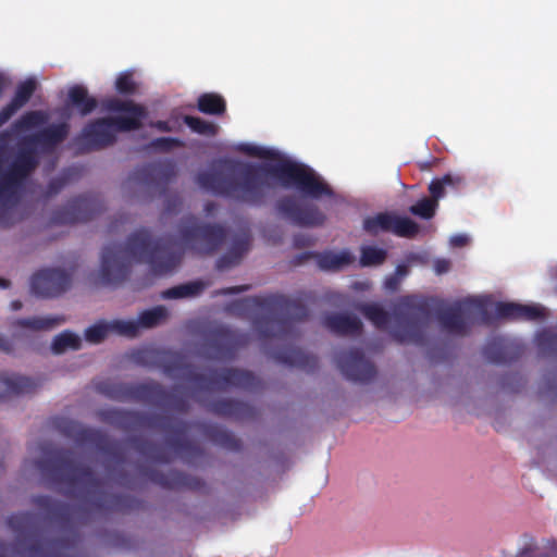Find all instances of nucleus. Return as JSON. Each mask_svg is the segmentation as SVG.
Segmentation results:
<instances>
[{
    "mask_svg": "<svg viewBox=\"0 0 557 557\" xmlns=\"http://www.w3.org/2000/svg\"><path fill=\"white\" fill-rule=\"evenodd\" d=\"M238 150L250 157L275 160V163L228 162L230 169L238 173L234 178L218 171H203L196 177L197 184L214 195L250 205L265 203L273 185L269 178H276L285 187H295L304 196L319 199L332 197V188L309 166L282 159L278 151L250 144H242Z\"/></svg>",
    "mask_w": 557,
    "mask_h": 557,
    "instance_id": "1",
    "label": "nucleus"
},
{
    "mask_svg": "<svg viewBox=\"0 0 557 557\" xmlns=\"http://www.w3.org/2000/svg\"><path fill=\"white\" fill-rule=\"evenodd\" d=\"M37 468L54 485H64L63 494L66 497L79 502L77 506H72L47 495L33 498V504L42 511L45 518L63 529L85 523L92 513L121 509L122 497L109 494L104 482L89 467L76 462L71 450L51 451L37 461Z\"/></svg>",
    "mask_w": 557,
    "mask_h": 557,
    "instance_id": "2",
    "label": "nucleus"
},
{
    "mask_svg": "<svg viewBox=\"0 0 557 557\" xmlns=\"http://www.w3.org/2000/svg\"><path fill=\"white\" fill-rule=\"evenodd\" d=\"M49 114L42 110H32L15 120L9 129L0 133V225H10L11 209L18 202V193L27 176L37 168V148L51 152L63 143L70 132L66 122L51 124L18 141L17 152L4 168V152L13 137L45 125Z\"/></svg>",
    "mask_w": 557,
    "mask_h": 557,
    "instance_id": "3",
    "label": "nucleus"
},
{
    "mask_svg": "<svg viewBox=\"0 0 557 557\" xmlns=\"http://www.w3.org/2000/svg\"><path fill=\"white\" fill-rule=\"evenodd\" d=\"M171 238L153 239L147 228L131 234L125 245L110 244L101 253L100 278L104 285L117 286L125 282L131 272V258L148 263L156 275L173 272L181 262Z\"/></svg>",
    "mask_w": 557,
    "mask_h": 557,
    "instance_id": "4",
    "label": "nucleus"
},
{
    "mask_svg": "<svg viewBox=\"0 0 557 557\" xmlns=\"http://www.w3.org/2000/svg\"><path fill=\"white\" fill-rule=\"evenodd\" d=\"M228 309L237 313L256 310L262 312L253 320V326L264 346L268 339L284 344L294 341L297 336L294 322L305 321L309 315L304 304L284 295L244 298L231 304Z\"/></svg>",
    "mask_w": 557,
    "mask_h": 557,
    "instance_id": "5",
    "label": "nucleus"
},
{
    "mask_svg": "<svg viewBox=\"0 0 557 557\" xmlns=\"http://www.w3.org/2000/svg\"><path fill=\"white\" fill-rule=\"evenodd\" d=\"M100 419L123 431H136L139 429L161 430L166 434V443L171 449L180 455L188 463L201 457L203 451L195 443L186 438L189 429L187 422L172 420L160 414H146L125 409H107L100 413Z\"/></svg>",
    "mask_w": 557,
    "mask_h": 557,
    "instance_id": "6",
    "label": "nucleus"
},
{
    "mask_svg": "<svg viewBox=\"0 0 557 557\" xmlns=\"http://www.w3.org/2000/svg\"><path fill=\"white\" fill-rule=\"evenodd\" d=\"M162 368L170 377L186 375L187 380L199 391H224L227 387L255 391L260 386L259 379L247 370L227 368L221 371L211 370L208 374L197 373L187 367L184 358L180 355H172Z\"/></svg>",
    "mask_w": 557,
    "mask_h": 557,
    "instance_id": "7",
    "label": "nucleus"
},
{
    "mask_svg": "<svg viewBox=\"0 0 557 557\" xmlns=\"http://www.w3.org/2000/svg\"><path fill=\"white\" fill-rule=\"evenodd\" d=\"M97 389L116 401H140L180 413H185L189 409L188 400L176 393V387L168 391L154 381L146 383L104 381L98 384Z\"/></svg>",
    "mask_w": 557,
    "mask_h": 557,
    "instance_id": "8",
    "label": "nucleus"
},
{
    "mask_svg": "<svg viewBox=\"0 0 557 557\" xmlns=\"http://www.w3.org/2000/svg\"><path fill=\"white\" fill-rule=\"evenodd\" d=\"M395 325L391 336L398 344L424 346L430 325V302L414 295L401 297L394 310Z\"/></svg>",
    "mask_w": 557,
    "mask_h": 557,
    "instance_id": "9",
    "label": "nucleus"
},
{
    "mask_svg": "<svg viewBox=\"0 0 557 557\" xmlns=\"http://www.w3.org/2000/svg\"><path fill=\"white\" fill-rule=\"evenodd\" d=\"M136 126L131 119L99 117L88 122L75 141L85 151H98L112 146L117 132L136 131Z\"/></svg>",
    "mask_w": 557,
    "mask_h": 557,
    "instance_id": "10",
    "label": "nucleus"
},
{
    "mask_svg": "<svg viewBox=\"0 0 557 557\" xmlns=\"http://www.w3.org/2000/svg\"><path fill=\"white\" fill-rule=\"evenodd\" d=\"M178 232L184 244L201 255H212L218 251L227 236V230L223 225L200 223L193 215L182 221Z\"/></svg>",
    "mask_w": 557,
    "mask_h": 557,
    "instance_id": "11",
    "label": "nucleus"
},
{
    "mask_svg": "<svg viewBox=\"0 0 557 557\" xmlns=\"http://www.w3.org/2000/svg\"><path fill=\"white\" fill-rule=\"evenodd\" d=\"M58 426L62 434L72 438L76 444L92 446L110 457L116 465L124 463V455L119 447V443L111 440L101 430L88 428L69 419L61 420Z\"/></svg>",
    "mask_w": 557,
    "mask_h": 557,
    "instance_id": "12",
    "label": "nucleus"
},
{
    "mask_svg": "<svg viewBox=\"0 0 557 557\" xmlns=\"http://www.w3.org/2000/svg\"><path fill=\"white\" fill-rule=\"evenodd\" d=\"M248 342V334L225 326H218L206 334L201 355L210 360H232Z\"/></svg>",
    "mask_w": 557,
    "mask_h": 557,
    "instance_id": "13",
    "label": "nucleus"
},
{
    "mask_svg": "<svg viewBox=\"0 0 557 557\" xmlns=\"http://www.w3.org/2000/svg\"><path fill=\"white\" fill-rule=\"evenodd\" d=\"M275 211L283 220L300 227L321 226L326 220L315 203L295 195L278 198Z\"/></svg>",
    "mask_w": 557,
    "mask_h": 557,
    "instance_id": "14",
    "label": "nucleus"
},
{
    "mask_svg": "<svg viewBox=\"0 0 557 557\" xmlns=\"http://www.w3.org/2000/svg\"><path fill=\"white\" fill-rule=\"evenodd\" d=\"M103 209L101 201L94 195H83L71 199L52 214V222L59 225L88 222Z\"/></svg>",
    "mask_w": 557,
    "mask_h": 557,
    "instance_id": "15",
    "label": "nucleus"
},
{
    "mask_svg": "<svg viewBox=\"0 0 557 557\" xmlns=\"http://www.w3.org/2000/svg\"><path fill=\"white\" fill-rule=\"evenodd\" d=\"M475 311L485 315L486 308L483 302L475 299H466L437 312V320L442 330L450 335L465 336L469 327L465 313Z\"/></svg>",
    "mask_w": 557,
    "mask_h": 557,
    "instance_id": "16",
    "label": "nucleus"
},
{
    "mask_svg": "<svg viewBox=\"0 0 557 557\" xmlns=\"http://www.w3.org/2000/svg\"><path fill=\"white\" fill-rule=\"evenodd\" d=\"M335 361L337 368L349 381L369 383L376 375L375 366L366 358L359 348L338 351Z\"/></svg>",
    "mask_w": 557,
    "mask_h": 557,
    "instance_id": "17",
    "label": "nucleus"
},
{
    "mask_svg": "<svg viewBox=\"0 0 557 557\" xmlns=\"http://www.w3.org/2000/svg\"><path fill=\"white\" fill-rule=\"evenodd\" d=\"M71 284L70 275L60 269H44L36 272L30 278V290L42 298L58 297Z\"/></svg>",
    "mask_w": 557,
    "mask_h": 557,
    "instance_id": "18",
    "label": "nucleus"
},
{
    "mask_svg": "<svg viewBox=\"0 0 557 557\" xmlns=\"http://www.w3.org/2000/svg\"><path fill=\"white\" fill-rule=\"evenodd\" d=\"M176 170L172 162L146 163L137 166L129 175L128 181L145 187L164 189L175 177Z\"/></svg>",
    "mask_w": 557,
    "mask_h": 557,
    "instance_id": "19",
    "label": "nucleus"
},
{
    "mask_svg": "<svg viewBox=\"0 0 557 557\" xmlns=\"http://www.w3.org/2000/svg\"><path fill=\"white\" fill-rule=\"evenodd\" d=\"M144 475L152 483L168 490L203 492L207 488L206 483L201 479L175 470L162 472L148 468L145 469Z\"/></svg>",
    "mask_w": 557,
    "mask_h": 557,
    "instance_id": "20",
    "label": "nucleus"
},
{
    "mask_svg": "<svg viewBox=\"0 0 557 557\" xmlns=\"http://www.w3.org/2000/svg\"><path fill=\"white\" fill-rule=\"evenodd\" d=\"M485 358L493 363H510L520 358L522 347L503 336L491 338L483 348Z\"/></svg>",
    "mask_w": 557,
    "mask_h": 557,
    "instance_id": "21",
    "label": "nucleus"
},
{
    "mask_svg": "<svg viewBox=\"0 0 557 557\" xmlns=\"http://www.w3.org/2000/svg\"><path fill=\"white\" fill-rule=\"evenodd\" d=\"M495 314L498 319L511 321H539L545 317L541 306L504 301L496 302Z\"/></svg>",
    "mask_w": 557,
    "mask_h": 557,
    "instance_id": "22",
    "label": "nucleus"
},
{
    "mask_svg": "<svg viewBox=\"0 0 557 557\" xmlns=\"http://www.w3.org/2000/svg\"><path fill=\"white\" fill-rule=\"evenodd\" d=\"M270 356L278 363L296 367L307 372H313L318 368L315 356L306 354L290 345H284V347L272 350Z\"/></svg>",
    "mask_w": 557,
    "mask_h": 557,
    "instance_id": "23",
    "label": "nucleus"
},
{
    "mask_svg": "<svg viewBox=\"0 0 557 557\" xmlns=\"http://www.w3.org/2000/svg\"><path fill=\"white\" fill-rule=\"evenodd\" d=\"M38 387L37 381L15 373H0V400L12 396L32 394Z\"/></svg>",
    "mask_w": 557,
    "mask_h": 557,
    "instance_id": "24",
    "label": "nucleus"
},
{
    "mask_svg": "<svg viewBox=\"0 0 557 557\" xmlns=\"http://www.w3.org/2000/svg\"><path fill=\"white\" fill-rule=\"evenodd\" d=\"M323 325L339 336H357L362 332L360 319L347 313H330L324 317Z\"/></svg>",
    "mask_w": 557,
    "mask_h": 557,
    "instance_id": "25",
    "label": "nucleus"
},
{
    "mask_svg": "<svg viewBox=\"0 0 557 557\" xmlns=\"http://www.w3.org/2000/svg\"><path fill=\"white\" fill-rule=\"evenodd\" d=\"M37 88V83L33 78L22 82L15 90L11 101L0 110V127L4 125L21 108H23L32 98Z\"/></svg>",
    "mask_w": 557,
    "mask_h": 557,
    "instance_id": "26",
    "label": "nucleus"
},
{
    "mask_svg": "<svg viewBox=\"0 0 557 557\" xmlns=\"http://www.w3.org/2000/svg\"><path fill=\"white\" fill-rule=\"evenodd\" d=\"M102 107L109 112H122L124 115L116 117L131 119L137 124L136 131L143 126V121L147 117V110L144 106L133 100H121L112 97L102 101Z\"/></svg>",
    "mask_w": 557,
    "mask_h": 557,
    "instance_id": "27",
    "label": "nucleus"
},
{
    "mask_svg": "<svg viewBox=\"0 0 557 557\" xmlns=\"http://www.w3.org/2000/svg\"><path fill=\"white\" fill-rule=\"evenodd\" d=\"M250 248V237L247 234H242L233 239L230 249L216 260V269L219 271L228 270L240 263L245 253Z\"/></svg>",
    "mask_w": 557,
    "mask_h": 557,
    "instance_id": "28",
    "label": "nucleus"
},
{
    "mask_svg": "<svg viewBox=\"0 0 557 557\" xmlns=\"http://www.w3.org/2000/svg\"><path fill=\"white\" fill-rule=\"evenodd\" d=\"M209 411L235 420H244L252 414V408L248 404L234 399L215 400L209 405Z\"/></svg>",
    "mask_w": 557,
    "mask_h": 557,
    "instance_id": "29",
    "label": "nucleus"
},
{
    "mask_svg": "<svg viewBox=\"0 0 557 557\" xmlns=\"http://www.w3.org/2000/svg\"><path fill=\"white\" fill-rule=\"evenodd\" d=\"M202 431L208 440L213 444L232 451H238L242 449L240 441L231 431L221 425L203 424Z\"/></svg>",
    "mask_w": 557,
    "mask_h": 557,
    "instance_id": "30",
    "label": "nucleus"
},
{
    "mask_svg": "<svg viewBox=\"0 0 557 557\" xmlns=\"http://www.w3.org/2000/svg\"><path fill=\"white\" fill-rule=\"evenodd\" d=\"M67 103L75 108L82 116L92 113L98 107L97 99L89 96L85 86L78 84L69 89Z\"/></svg>",
    "mask_w": 557,
    "mask_h": 557,
    "instance_id": "31",
    "label": "nucleus"
},
{
    "mask_svg": "<svg viewBox=\"0 0 557 557\" xmlns=\"http://www.w3.org/2000/svg\"><path fill=\"white\" fill-rule=\"evenodd\" d=\"M128 442L136 451L153 462L168 463L171 461L170 453L158 444L137 436L129 438Z\"/></svg>",
    "mask_w": 557,
    "mask_h": 557,
    "instance_id": "32",
    "label": "nucleus"
},
{
    "mask_svg": "<svg viewBox=\"0 0 557 557\" xmlns=\"http://www.w3.org/2000/svg\"><path fill=\"white\" fill-rule=\"evenodd\" d=\"M465 185V178L458 174L447 173L441 178H434L429 184L430 199L438 203V200L445 196L446 188L458 190Z\"/></svg>",
    "mask_w": 557,
    "mask_h": 557,
    "instance_id": "33",
    "label": "nucleus"
},
{
    "mask_svg": "<svg viewBox=\"0 0 557 557\" xmlns=\"http://www.w3.org/2000/svg\"><path fill=\"white\" fill-rule=\"evenodd\" d=\"M65 322L62 315L32 317L16 319L13 326L16 329H26L30 331H49Z\"/></svg>",
    "mask_w": 557,
    "mask_h": 557,
    "instance_id": "34",
    "label": "nucleus"
},
{
    "mask_svg": "<svg viewBox=\"0 0 557 557\" xmlns=\"http://www.w3.org/2000/svg\"><path fill=\"white\" fill-rule=\"evenodd\" d=\"M206 288L201 281H193L168 288L161 293L164 299H181L199 296Z\"/></svg>",
    "mask_w": 557,
    "mask_h": 557,
    "instance_id": "35",
    "label": "nucleus"
},
{
    "mask_svg": "<svg viewBox=\"0 0 557 557\" xmlns=\"http://www.w3.org/2000/svg\"><path fill=\"white\" fill-rule=\"evenodd\" d=\"M197 108L205 114L221 115L226 110V103L224 98L219 94L205 92L199 96Z\"/></svg>",
    "mask_w": 557,
    "mask_h": 557,
    "instance_id": "36",
    "label": "nucleus"
},
{
    "mask_svg": "<svg viewBox=\"0 0 557 557\" xmlns=\"http://www.w3.org/2000/svg\"><path fill=\"white\" fill-rule=\"evenodd\" d=\"M318 264L323 270H339L345 265L350 264L354 261V257L350 252L344 250L338 253L335 252H323L317 255Z\"/></svg>",
    "mask_w": 557,
    "mask_h": 557,
    "instance_id": "37",
    "label": "nucleus"
},
{
    "mask_svg": "<svg viewBox=\"0 0 557 557\" xmlns=\"http://www.w3.org/2000/svg\"><path fill=\"white\" fill-rule=\"evenodd\" d=\"M81 346L82 339L77 334L71 331H63L53 338L51 350L53 354L59 355L67 349L78 350Z\"/></svg>",
    "mask_w": 557,
    "mask_h": 557,
    "instance_id": "38",
    "label": "nucleus"
},
{
    "mask_svg": "<svg viewBox=\"0 0 557 557\" xmlns=\"http://www.w3.org/2000/svg\"><path fill=\"white\" fill-rule=\"evenodd\" d=\"M169 311L164 306H156L151 309L144 310L138 315L139 329H151L166 320Z\"/></svg>",
    "mask_w": 557,
    "mask_h": 557,
    "instance_id": "39",
    "label": "nucleus"
},
{
    "mask_svg": "<svg viewBox=\"0 0 557 557\" xmlns=\"http://www.w3.org/2000/svg\"><path fill=\"white\" fill-rule=\"evenodd\" d=\"M359 311L377 329L386 327L389 322L388 312L377 304H363L359 307Z\"/></svg>",
    "mask_w": 557,
    "mask_h": 557,
    "instance_id": "40",
    "label": "nucleus"
},
{
    "mask_svg": "<svg viewBox=\"0 0 557 557\" xmlns=\"http://www.w3.org/2000/svg\"><path fill=\"white\" fill-rule=\"evenodd\" d=\"M392 213H377L374 216H369L363 221V228L371 235H376L379 232H389L393 223Z\"/></svg>",
    "mask_w": 557,
    "mask_h": 557,
    "instance_id": "41",
    "label": "nucleus"
},
{
    "mask_svg": "<svg viewBox=\"0 0 557 557\" xmlns=\"http://www.w3.org/2000/svg\"><path fill=\"white\" fill-rule=\"evenodd\" d=\"M389 232L399 237L412 238L418 234L419 225L409 218L394 215Z\"/></svg>",
    "mask_w": 557,
    "mask_h": 557,
    "instance_id": "42",
    "label": "nucleus"
},
{
    "mask_svg": "<svg viewBox=\"0 0 557 557\" xmlns=\"http://www.w3.org/2000/svg\"><path fill=\"white\" fill-rule=\"evenodd\" d=\"M184 123L195 133L205 136H215L218 133V126L208 122L201 117L185 115L183 119Z\"/></svg>",
    "mask_w": 557,
    "mask_h": 557,
    "instance_id": "43",
    "label": "nucleus"
},
{
    "mask_svg": "<svg viewBox=\"0 0 557 557\" xmlns=\"http://www.w3.org/2000/svg\"><path fill=\"white\" fill-rule=\"evenodd\" d=\"M387 257V252L383 248L374 246H366L361 250L360 262L364 267L382 264Z\"/></svg>",
    "mask_w": 557,
    "mask_h": 557,
    "instance_id": "44",
    "label": "nucleus"
},
{
    "mask_svg": "<svg viewBox=\"0 0 557 557\" xmlns=\"http://www.w3.org/2000/svg\"><path fill=\"white\" fill-rule=\"evenodd\" d=\"M438 203L430 198H422L409 208L410 213L424 220L435 215Z\"/></svg>",
    "mask_w": 557,
    "mask_h": 557,
    "instance_id": "45",
    "label": "nucleus"
},
{
    "mask_svg": "<svg viewBox=\"0 0 557 557\" xmlns=\"http://www.w3.org/2000/svg\"><path fill=\"white\" fill-rule=\"evenodd\" d=\"M111 333L110 322L100 321L85 330V339L91 344H99Z\"/></svg>",
    "mask_w": 557,
    "mask_h": 557,
    "instance_id": "46",
    "label": "nucleus"
},
{
    "mask_svg": "<svg viewBox=\"0 0 557 557\" xmlns=\"http://www.w3.org/2000/svg\"><path fill=\"white\" fill-rule=\"evenodd\" d=\"M110 331L119 335L135 337L139 332V324L134 320H113L110 322Z\"/></svg>",
    "mask_w": 557,
    "mask_h": 557,
    "instance_id": "47",
    "label": "nucleus"
},
{
    "mask_svg": "<svg viewBox=\"0 0 557 557\" xmlns=\"http://www.w3.org/2000/svg\"><path fill=\"white\" fill-rule=\"evenodd\" d=\"M184 146H185L184 141L178 138L159 137V138L152 139L149 143L148 148L156 150V151L169 152V151L173 150L174 148H181Z\"/></svg>",
    "mask_w": 557,
    "mask_h": 557,
    "instance_id": "48",
    "label": "nucleus"
},
{
    "mask_svg": "<svg viewBox=\"0 0 557 557\" xmlns=\"http://www.w3.org/2000/svg\"><path fill=\"white\" fill-rule=\"evenodd\" d=\"M115 88L122 95H133L136 91V83L131 73H122L115 81Z\"/></svg>",
    "mask_w": 557,
    "mask_h": 557,
    "instance_id": "49",
    "label": "nucleus"
},
{
    "mask_svg": "<svg viewBox=\"0 0 557 557\" xmlns=\"http://www.w3.org/2000/svg\"><path fill=\"white\" fill-rule=\"evenodd\" d=\"M537 342L543 351L557 355V334L544 332L537 337Z\"/></svg>",
    "mask_w": 557,
    "mask_h": 557,
    "instance_id": "50",
    "label": "nucleus"
},
{
    "mask_svg": "<svg viewBox=\"0 0 557 557\" xmlns=\"http://www.w3.org/2000/svg\"><path fill=\"white\" fill-rule=\"evenodd\" d=\"M69 181L70 180L66 174L52 178L46 187L45 196L47 198L55 196L67 185Z\"/></svg>",
    "mask_w": 557,
    "mask_h": 557,
    "instance_id": "51",
    "label": "nucleus"
},
{
    "mask_svg": "<svg viewBox=\"0 0 557 557\" xmlns=\"http://www.w3.org/2000/svg\"><path fill=\"white\" fill-rule=\"evenodd\" d=\"M450 261L447 259H437L434 262V270L437 274H444L450 269Z\"/></svg>",
    "mask_w": 557,
    "mask_h": 557,
    "instance_id": "52",
    "label": "nucleus"
},
{
    "mask_svg": "<svg viewBox=\"0 0 557 557\" xmlns=\"http://www.w3.org/2000/svg\"><path fill=\"white\" fill-rule=\"evenodd\" d=\"M468 237L466 235H455L450 238V244L454 247H463L468 244Z\"/></svg>",
    "mask_w": 557,
    "mask_h": 557,
    "instance_id": "53",
    "label": "nucleus"
},
{
    "mask_svg": "<svg viewBox=\"0 0 557 557\" xmlns=\"http://www.w3.org/2000/svg\"><path fill=\"white\" fill-rule=\"evenodd\" d=\"M150 126L160 132H172V127L168 121H156L152 122Z\"/></svg>",
    "mask_w": 557,
    "mask_h": 557,
    "instance_id": "54",
    "label": "nucleus"
},
{
    "mask_svg": "<svg viewBox=\"0 0 557 557\" xmlns=\"http://www.w3.org/2000/svg\"><path fill=\"white\" fill-rule=\"evenodd\" d=\"M182 205L181 198L178 196H175L168 200V211L169 212H175L176 208Z\"/></svg>",
    "mask_w": 557,
    "mask_h": 557,
    "instance_id": "55",
    "label": "nucleus"
},
{
    "mask_svg": "<svg viewBox=\"0 0 557 557\" xmlns=\"http://www.w3.org/2000/svg\"><path fill=\"white\" fill-rule=\"evenodd\" d=\"M247 288H248L247 286L230 287V288L222 289L221 294H223V295L237 294V293H240L243 290H246Z\"/></svg>",
    "mask_w": 557,
    "mask_h": 557,
    "instance_id": "56",
    "label": "nucleus"
},
{
    "mask_svg": "<svg viewBox=\"0 0 557 557\" xmlns=\"http://www.w3.org/2000/svg\"><path fill=\"white\" fill-rule=\"evenodd\" d=\"M0 350L5 351V352L11 350V344L1 335H0Z\"/></svg>",
    "mask_w": 557,
    "mask_h": 557,
    "instance_id": "57",
    "label": "nucleus"
},
{
    "mask_svg": "<svg viewBox=\"0 0 557 557\" xmlns=\"http://www.w3.org/2000/svg\"><path fill=\"white\" fill-rule=\"evenodd\" d=\"M312 256H313V253H311V252H304V253H301V255L297 256V260H296V262H295V263H296V264H300V263H302L305 260H307V259L311 258Z\"/></svg>",
    "mask_w": 557,
    "mask_h": 557,
    "instance_id": "58",
    "label": "nucleus"
},
{
    "mask_svg": "<svg viewBox=\"0 0 557 557\" xmlns=\"http://www.w3.org/2000/svg\"><path fill=\"white\" fill-rule=\"evenodd\" d=\"M408 273V268L405 264H398L396 268V274L399 276H405Z\"/></svg>",
    "mask_w": 557,
    "mask_h": 557,
    "instance_id": "59",
    "label": "nucleus"
},
{
    "mask_svg": "<svg viewBox=\"0 0 557 557\" xmlns=\"http://www.w3.org/2000/svg\"><path fill=\"white\" fill-rule=\"evenodd\" d=\"M215 210V203L214 202H207L205 206V211L210 214L212 211Z\"/></svg>",
    "mask_w": 557,
    "mask_h": 557,
    "instance_id": "60",
    "label": "nucleus"
},
{
    "mask_svg": "<svg viewBox=\"0 0 557 557\" xmlns=\"http://www.w3.org/2000/svg\"><path fill=\"white\" fill-rule=\"evenodd\" d=\"M13 310H20L22 308V302L20 300H14L12 302Z\"/></svg>",
    "mask_w": 557,
    "mask_h": 557,
    "instance_id": "61",
    "label": "nucleus"
},
{
    "mask_svg": "<svg viewBox=\"0 0 557 557\" xmlns=\"http://www.w3.org/2000/svg\"><path fill=\"white\" fill-rule=\"evenodd\" d=\"M9 285H10L9 281H7L4 278H0V287L1 288H7V287H9Z\"/></svg>",
    "mask_w": 557,
    "mask_h": 557,
    "instance_id": "62",
    "label": "nucleus"
},
{
    "mask_svg": "<svg viewBox=\"0 0 557 557\" xmlns=\"http://www.w3.org/2000/svg\"><path fill=\"white\" fill-rule=\"evenodd\" d=\"M386 284L388 287H393L396 284V278H394V277L388 278Z\"/></svg>",
    "mask_w": 557,
    "mask_h": 557,
    "instance_id": "63",
    "label": "nucleus"
},
{
    "mask_svg": "<svg viewBox=\"0 0 557 557\" xmlns=\"http://www.w3.org/2000/svg\"><path fill=\"white\" fill-rule=\"evenodd\" d=\"M295 244L296 246H304L305 244L304 243H300V239L298 237L295 238Z\"/></svg>",
    "mask_w": 557,
    "mask_h": 557,
    "instance_id": "64",
    "label": "nucleus"
}]
</instances>
